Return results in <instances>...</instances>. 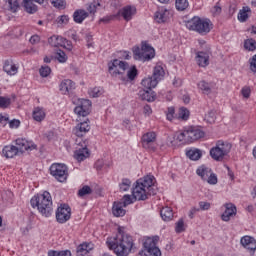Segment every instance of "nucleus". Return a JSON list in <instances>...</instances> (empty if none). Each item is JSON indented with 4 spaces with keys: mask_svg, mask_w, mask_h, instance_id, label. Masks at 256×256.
Here are the masks:
<instances>
[{
    "mask_svg": "<svg viewBox=\"0 0 256 256\" xmlns=\"http://www.w3.org/2000/svg\"><path fill=\"white\" fill-rule=\"evenodd\" d=\"M249 63H250V71H252V73H256V54L249 59Z\"/></svg>",
    "mask_w": 256,
    "mask_h": 256,
    "instance_id": "60",
    "label": "nucleus"
},
{
    "mask_svg": "<svg viewBox=\"0 0 256 256\" xmlns=\"http://www.w3.org/2000/svg\"><path fill=\"white\" fill-rule=\"evenodd\" d=\"M205 119L208 121V123H215V119H216L215 110H210L208 112V115L205 116Z\"/></svg>",
    "mask_w": 256,
    "mask_h": 256,
    "instance_id": "56",
    "label": "nucleus"
},
{
    "mask_svg": "<svg viewBox=\"0 0 256 256\" xmlns=\"http://www.w3.org/2000/svg\"><path fill=\"white\" fill-rule=\"evenodd\" d=\"M75 89V82L70 79H65L60 83V91L62 95H69Z\"/></svg>",
    "mask_w": 256,
    "mask_h": 256,
    "instance_id": "26",
    "label": "nucleus"
},
{
    "mask_svg": "<svg viewBox=\"0 0 256 256\" xmlns=\"http://www.w3.org/2000/svg\"><path fill=\"white\" fill-rule=\"evenodd\" d=\"M189 7V1L187 0H176V9L178 11H185Z\"/></svg>",
    "mask_w": 256,
    "mask_h": 256,
    "instance_id": "47",
    "label": "nucleus"
},
{
    "mask_svg": "<svg viewBox=\"0 0 256 256\" xmlns=\"http://www.w3.org/2000/svg\"><path fill=\"white\" fill-rule=\"evenodd\" d=\"M41 77H49L51 75V68L49 66H42L40 68Z\"/></svg>",
    "mask_w": 256,
    "mask_h": 256,
    "instance_id": "57",
    "label": "nucleus"
},
{
    "mask_svg": "<svg viewBox=\"0 0 256 256\" xmlns=\"http://www.w3.org/2000/svg\"><path fill=\"white\" fill-rule=\"evenodd\" d=\"M186 156L188 159H191V161H199V159L203 157V152L197 148H192L186 152Z\"/></svg>",
    "mask_w": 256,
    "mask_h": 256,
    "instance_id": "32",
    "label": "nucleus"
},
{
    "mask_svg": "<svg viewBox=\"0 0 256 256\" xmlns=\"http://www.w3.org/2000/svg\"><path fill=\"white\" fill-rule=\"evenodd\" d=\"M91 244L83 243L77 247V256H85L91 251Z\"/></svg>",
    "mask_w": 256,
    "mask_h": 256,
    "instance_id": "38",
    "label": "nucleus"
},
{
    "mask_svg": "<svg viewBox=\"0 0 256 256\" xmlns=\"http://www.w3.org/2000/svg\"><path fill=\"white\" fill-rule=\"evenodd\" d=\"M108 248L112 249L117 256H128L133 249V237L118 228V233L106 241Z\"/></svg>",
    "mask_w": 256,
    "mask_h": 256,
    "instance_id": "1",
    "label": "nucleus"
},
{
    "mask_svg": "<svg viewBox=\"0 0 256 256\" xmlns=\"http://www.w3.org/2000/svg\"><path fill=\"white\" fill-rule=\"evenodd\" d=\"M99 2H91L90 4L86 5V13H89V15H95L97 13V7H100Z\"/></svg>",
    "mask_w": 256,
    "mask_h": 256,
    "instance_id": "40",
    "label": "nucleus"
},
{
    "mask_svg": "<svg viewBox=\"0 0 256 256\" xmlns=\"http://www.w3.org/2000/svg\"><path fill=\"white\" fill-rule=\"evenodd\" d=\"M2 153L6 159H13L16 155H19V150L17 146L7 145L3 148Z\"/></svg>",
    "mask_w": 256,
    "mask_h": 256,
    "instance_id": "28",
    "label": "nucleus"
},
{
    "mask_svg": "<svg viewBox=\"0 0 256 256\" xmlns=\"http://www.w3.org/2000/svg\"><path fill=\"white\" fill-rule=\"evenodd\" d=\"M157 141V133L147 132L141 138L142 147L149 151H155V142Z\"/></svg>",
    "mask_w": 256,
    "mask_h": 256,
    "instance_id": "11",
    "label": "nucleus"
},
{
    "mask_svg": "<svg viewBox=\"0 0 256 256\" xmlns=\"http://www.w3.org/2000/svg\"><path fill=\"white\" fill-rule=\"evenodd\" d=\"M71 219V207L67 204H61L56 211V221L59 223H67Z\"/></svg>",
    "mask_w": 256,
    "mask_h": 256,
    "instance_id": "10",
    "label": "nucleus"
},
{
    "mask_svg": "<svg viewBox=\"0 0 256 256\" xmlns=\"http://www.w3.org/2000/svg\"><path fill=\"white\" fill-rule=\"evenodd\" d=\"M123 207H125L123 202H114L112 207V213L114 217H125L126 211L123 209Z\"/></svg>",
    "mask_w": 256,
    "mask_h": 256,
    "instance_id": "30",
    "label": "nucleus"
},
{
    "mask_svg": "<svg viewBox=\"0 0 256 256\" xmlns=\"http://www.w3.org/2000/svg\"><path fill=\"white\" fill-rule=\"evenodd\" d=\"M197 87L203 95H211L215 90V83L214 82H207L205 80H201L198 82Z\"/></svg>",
    "mask_w": 256,
    "mask_h": 256,
    "instance_id": "20",
    "label": "nucleus"
},
{
    "mask_svg": "<svg viewBox=\"0 0 256 256\" xmlns=\"http://www.w3.org/2000/svg\"><path fill=\"white\" fill-rule=\"evenodd\" d=\"M154 19L156 23H167L169 20V10L165 8H159L154 15Z\"/></svg>",
    "mask_w": 256,
    "mask_h": 256,
    "instance_id": "27",
    "label": "nucleus"
},
{
    "mask_svg": "<svg viewBox=\"0 0 256 256\" xmlns=\"http://www.w3.org/2000/svg\"><path fill=\"white\" fill-rule=\"evenodd\" d=\"M132 195L136 201H145L149 199V195L153 194H149V191H147L141 184H137L136 181V184L132 190Z\"/></svg>",
    "mask_w": 256,
    "mask_h": 256,
    "instance_id": "14",
    "label": "nucleus"
},
{
    "mask_svg": "<svg viewBox=\"0 0 256 256\" xmlns=\"http://www.w3.org/2000/svg\"><path fill=\"white\" fill-rule=\"evenodd\" d=\"M119 189L120 191H129V189H131V180L123 178L119 184Z\"/></svg>",
    "mask_w": 256,
    "mask_h": 256,
    "instance_id": "45",
    "label": "nucleus"
},
{
    "mask_svg": "<svg viewBox=\"0 0 256 256\" xmlns=\"http://www.w3.org/2000/svg\"><path fill=\"white\" fill-rule=\"evenodd\" d=\"M240 244L242 245V247H244V249H247V251L256 250V240L251 236H243L240 239Z\"/></svg>",
    "mask_w": 256,
    "mask_h": 256,
    "instance_id": "23",
    "label": "nucleus"
},
{
    "mask_svg": "<svg viewBox=\"0 0 256 256\" xmlns=\"http://www.w3.org/2000/svg\"><path fill=\"white\" fill-rule=\"evenodd\" d=\"M55 59L59 61V63H66L67 62V54L63 52V50H57Z\"/></svg>",
    "mask_w": 256,
    "mask_h": 256,
    "instance_id": "51",
    "label": "nucleus"
},
{
    "mask_svg": "<svg viewBox=\"0 0 256 256\" xmlns=\"http://www.w3.org/2000/svg\"><path fill=\"white\" fill-rule=\"evenodd\" d=\"M166 117L168 121H173V118L175 117V108L174 107H169L167 109Z\"/></svg>",
    "mask_w": 256,
    "mask_h": 256,
    "instance_id": "59",
    "label": "nucleus"
},
{
    "mask_svg": "<svg viewBox=\"0 0 256 256\" xmlns=\"http://www.w3.org/2000/svg\"><path fill=\"white\" fill-rule=\"evenodd\" d=\"M225 211L221 215L222 221L229 222L231 221V217H235L237 215V207L233 203H227L224 205Z\"/></svg>",
    "mask_w": 256,
    "mask_h": 256,
    "instance_id": "15",
    "label": "nucleus"
},
{
    "mask_svg": "<svg viewBox=\"0 0 256 256\" xmlns=\"http://www.w3.org/2000/svg\"><path fill=\"white\" fill-rule=\"evenodd\" d=\"M92 193H93V189L85 185L78 191V197H85V195H91Z\"/></svg>",
    "mask_w": 256,
    "mask_h": 256,
    "instance_id": "48",
    "label": "nucleus"
},
{
    "mask_svg": "<svg viewBox=\"0 0 256 256\" xmlns=\"http://www.w3.org/2000/svg\"><path fill=\"white\" fill-rule=\"evenodd\" d=\"M131 203H133L131 195H124L122 205H124V207H127V205H131Z\"/></svg>",
    "mask_w": 256,
    "mask_h": 256,
    "instance_id": "63",
    "label": "nucleus"
},
{
    "mask_svg": "<svg viewBox=\"0 0 256 256\" xmlns=\"http://www.w3.org/2000/svg\"><path fill=\"white\" fill-rule=\"evenodd\" d=\"M241 94L243 95V97L245 99H249V97H251V88L249 87H243L241 90Z\"/></svg>",
    "mask_w": 256,
    "mask_h": 256,
    "instance_id": "62",
    "label": "nucleus"
},
{
    "mask_svg": "<svg viewBox=\"0 0 256 256\" xmlns=\"http://www.w3.org/2000/svg\"><path fill=\"white\" fill-rule=\"evenodd\" d=\"M137 75H139V72L137 71V67L132 66L127 71V80L128 81H135Z\"/></svg>",
    "mask_w": 256,
    "mask_h": 256,
    "instance_id": "41",
    "label": "nucleus"
},
{
    "mask_svg": "<svg viewBox=\"0 0 256 256\" xmlns=\"http://www.w3.org/2000/svg\"><path fill=\"white\" fill-rule=\"evenodd\" d=\"M244 48L246 51H255L256 49V41L253 38L247 39L244 41Z\"/></svg>",
    "mask_w": 256,
    "mask_h": 256,
    "instance_id": "43",
    "label": "nucleus"
},
{
    "mask_svg": "<svg viewBox=\"0 0 256 256\" xmlns=\"http://www.w3.org/2000/svg\"><path fill=\"white\" fill-rule=\"evenodd\" d=\"M186 27L190 31H196L200 35H207L213 29V23L207 18L202 19L199 16H194L186 22Z\"/></svg>",
    "mask_w": 256,
    "mask_h": 256,
    "instance_id": "3",
    "label": "nucleus"
},
{
    "mask_svg": "<svg viewBox=\"0 0 256 256\" xmlns=\"http://www.w3.org/2000/svg\"><path fill=\"white\" fill-rule=\"evenodd\" d=\"M196 63L200 67H207L209 65V52H196Z\"/></svg>",
    "mask_w": 256,
    "mask_h": 256,
    "instance_id": "25",
    "label": "nucleus"
},
{
    "mask_svg": "<svg viewBox=\"0 0 256 256\" xmlns=\"http://www.w3.org/2000/svg\"><path fill=\"white\" fill-rule=\"evenodd\" d=\"M148 253L152 256H161V250L157 246L150 248V250H148Z\"/></svg>",
    "mask_w": 256,
    "mask_h": 256,
    "instance_id": "61",
    "label": "nucleus"
},
{
    "mask_svg": "<svg viewBox=\"0 0 256 256\" xmlns=\"http://www.w3.org/2000/svg\"><path fill=\"white\" fill-rule=\"evenodd\" d=\"M9 121V116H3L0 114V127H5Z\"/></svg>",
    "mask_w": 256,
    "mask_h": 256,
    "instance_id": "64",
    "label": "nucleus"
},
{
    "mask_svg": "<svg viewBox=\"0 0 256 256\" xmlns=\"http://www.w3.org/2000/svg\"><path fill=\"white\" fill-rule=\"evenodd\" d=\"M90 97H101L103 95V88L101 87H94V88H91L89 91H88Z\"/></svg>",
    "mask_w": 256,
    "mask_h": 256,
    "instance_id": "46",
    "label": "nucleus"
},
{
    "mask_svg": "<svg viewBox=\"0 0 256 256\" xmlns=\"http://www.w3.org/2000/svg\"><path fill=\"white\" fill-rule=\"evenodd\" d=\"M134 55L140 61H151L155 57V48L147 42H142L141 49L137 48L134 50Z\"/></svg>",
    "mask_w": 256,
    "mask_h": 256,
    "instance_id": "5",
    "label": "nucleus"
},
{
    "mask_svg": "<svg viewBox=\"0 0 256 256\" xmlns=\"http://www.w3.org/2000/svg\"><path fill=\"white\" fill-rule=\"evenodd\" d=\"M6 7L11 13L19 11V0H5Z\"/></svg>",
    "mask_w": 256,
    "mask_h": 256,
    "instance_id": "39",
    "label": "nucleus"
},
{
    "mask_svg": "<svg viewBox=\"0 0 256 256\" xmlns=\"http://www.w3.org/2000/svg\"><path fill=\"white\" fill-rule=\"evenodd\" d=\"M87 17H89V12H86L84 9H78L73 13V20L75 23H83Z\"/></svg>",
    "mask_w": 256,
    "mask_h": 256,
    "instance_id": "31",
    "label": "nucleus"
},
{
    "mask_svg": "<svg viewBox=\"0 0 256 256\" xmlns=\"http://www.w3.org/2000/svg\"><path fill=\"white\" fill-rule=\"evenodd\" d=\"M50 174L60 183H65L69 177V170L65 164H52L50 167Z\"/></svg>",
    "mask_w": 256,
    "mask_h": 256,
    "instance_id": "6",
    "label": "nucleus"
},
{
    "mask_svg": "<svg viewBox=\"0 0 256 256\" xmlns=\"http://www.w3.org/2000/svg\"><path fill=\"white\" fill-rule=\"evenodd\" d=\"M16 148L18 149V153H25V151H33L37 149V145L25 138H18L16 139Z\"/></svg>",
    "mask_w": 256,
    "mask_h": 256,
    "instance_id": "13",
    "label": "nucleus"
},
{
    "mask_svg": "<svg viewBox=\"0 0 256 256\" xmlns=\"http://www.w3.org/2000/svg\"><path fill=\"white\" fill-rule=\"evenodd\" d=\"M48 256H71L70 250H63V251H49Z\"/></svg>",
    "mask_w": 256,
    "mask_h": 256,
    "instance_id": "49",
    "label": "nucleus"
},
{
    "mask_svg": "<svg viewBox=\"0 0 256 256\" xmlns=\"http://www.w3.org/2000/svg\"><path fill=\"white\" fill-rule=\"evenodd\" d=\"M83 144H81L82 148H79L74 152V159L79 162L85 161L90 155L89 149H87V142H83Z\"/></svg>",
    "mask_w": 256,
    "mask_h": 256,
    "instance_id": "22",
    "label": "nucleus"
},
{
    "mask_svg": "<svg viewBox=\"0 0 256 256\" xmlns=\"http://www.w3.org/2000/svg\"><path fill=\"white\" fill-rule=\"evenodd\" d=\"M137 185H141L145 190L148 191L149 195H157L154 176H145L144 178L137 180Z\"/></svg>",
    "mask_w": 256,
    "mask_h": 256,
    "instance_id": "9",
    "label": "nucleus"
},
{
    "mask_svg": "<svg viewBox=\"0 0 256 256\" xmlns=\"http://www.w3.org/2000/svg\"><path fill=\"white\" fill-rule=\"evenodd\" d=\"M197 176L201 177L202 181H207L209 185H217V174L213 173V170L207 166H200L196 170Z\"/></svg>",
    "mask_w": 256,
    "mask_h": 256,
    "instance_id": "8",
    "label": "nucleus"
},
{
    "mask_svg": "<svg viewBox=\"0 0 256 256\" xmlns=\"http://www.w3.org/2000/svg\"><path fill=\"white\" fill-rule=\"evenodd\" d=\"M163 221H171L173 219V209L171 207H164L160 211Z\"/></svg>",
    "mask_w": 256,
    "mask_h": 256,
    "instance_id": "36",
    "label": "nucleus"
},
{
    "mask_svg": "<svg viewBox=\"0 0 256 256\" xmlns=\"http://www.w3.org/2000/svg\"><path fill=\"white\" fill-rule=\"evenodd\" d=\"M175 139L179 143H189V140L187 139V130H184L182 132H177L175 134Z\"/></svg>",
    "mask_w": 256,
    "mask_h": 256,
    "instance_id": "42",
    "label": "nucleus"
},
{
    "mask_svg": "<svg viewBox=\"0 0 256 256\" xmlns=\"http://www.w3.org/2000/svg\"><path fill=\"white\" fill-rule=\"evenodd\" d=\"M89 131H91V126L89 125V122L84 121L78 123L76 127H74L73 134L76 135V137H84Z\"/></svg>",
    "mask_w": 256,
    "mask_h": 256,
    "instance_id": "17",
    "label": "nucleus"
},
{
    "mask_svg": "<svg viewBox=\"0 0 256 256\" xmlns=\"http://www.w3.org/2000/svg\"><path fill=\"white\" fill-rule=\"evenodd\" d=\"M200 211H209L211 209V203L207 201H200L198 203Z\"/></svg>",
    "mask_w": 256,
    "mask_h": 256,
    "instance_id": "55",
    "label": "nucleus"
},
{
    "mask_svg": "<svg viewBox=\"0 0 256 256\" xmlns=\"http://www.w3.org/2000/svg\"><path fill=\"white\" fill-rule=\"evenodd\" d=\"M11 105V98L0 96V109H7Z\"/></svg>",
    "mask_w": 256,
    "mask_h": 256,
    "instance_id": "52",
    "label": "nucleus"
},
{
    "mask_svg": "<svg viewBox=\"0 0 256 256\" xmlns=\"http://www.w3.org/2000/svg\"><path fill=\"white\" fill-rule=\"evenodd\" d=\"M45 110L41 107H36L33 110L32 117L34 121H37L38 123H41L45 119Z\"/></svg>",
    "mask_w": 256,
    "mask_h": 256,
    "instance_id": "33",
    "label": "nucleus"
},
{
    "mask_svg": "<svg viewBox=\"0 0 256 256\" xmlns=\"http://www.w3.org/2000/svg\"><path fill=\"white\" fill-rule=\"evenodd\" d=\"M46 0H23L24 9L27 13L33 14L37 13V5L34 3H38L39 5H43ZM34 2V3H33Z\"/></svg>",
    "mask_w": 256,
    "mask_h": 256,
    "instance_id": "24",
    "label": "nucleus"
},
{
    "mask_svg": "<svg viewBox=\"0 0 256 256\" xmlns=\"http://www.w3.org/2000/svg\"><path fill=\"white\" fill-rule=\"evenodd\" d=\"M159 82H157V80L154 79L153 76L148 77V78H144L141 82V85L148 90H152L154 89V87H157V84Z\"/></svg>",
    "mask_w": 256,
    "mask_h": 256,
    "instance_id": "34",
    "label": "nucleus"
},
{
    "mask_svg": "<svg viewBox=\"0 0 256 256\" xmlns=\"http://www.w3.org/2000/svg\"><path fill=\"white\" fill-rule=\"evenodd\" d=\"M57 23L59 25H67V23H69V16L67 15H62V16H59L57 19H56Z\"/></svg>",
    "mask_w": 256,
    "mask_h": 256,
    "instance_id": "58",
    "label": "nucleus"
},
{
    "mask_svg": "<svg viewBox=\"0 0 256 256\" xmlns=\"http://www.w3.org/2000/svg\"><path fill=\"white\" fill-rule=\"evenodd\" d=\"M187 131V140L189 143H193V141H198V139H202V137H205V132H203L199 128L190 127Z\"/></svg>",
    "mask_w": 256,
    "mask_h": 256,
    "instance_id": "16",
    "label": "nucleus"
},
{
    "mask_svg": "<svg viewBox=\"0 0 256 256\" xmlns=\"http://www.w3.org/2000/svg\"><path fill=\"white\" fill-rule=\"evenodd\" d=\"M153 79L159 83L161 79L165 77V70L163 69L162 66H156L153 71L152 75Z\"/></svg>",
    "mask_w": 256,
    "mask_h": 256,
    "instance_id": "37",
    "label": "nucleus"
},
{
    "mask_svg": "<svg viewBox=\"0 0 256 256\" xmlns=\"http://www.w3.org/2000/svg\"><path fill=\"white\" fill-rule=\"evenodd\" d=\"M135 13H137L135 6H125L118 11V15L123 17L124 21H131Z\"/></svg>",
    "mask_w": 256,
    "mask_h": 256,
    "instance_id": "19",
    "label": "nucleus"
},
{
    "mask_svg": "<svg viewBox=\"0 0 256 256\" xmlns=\"http://www.w3.org/2000/svg\"><path fill=\"white\" fill-rule=\"evenodd\" d=\"M48 42L52 47H65L67 45L68 49H71V42L63 38V36L54 35L49 38Z\"/></svg>",
    "mask_w": 256,
    "mask_h": 256,
    "instance_id": "18",
    "label": "nucleus"
},
{
    "mask_svg": "<svg viewBox=\"0 0 256 256\" xmlns=\"http://www.w3.org/2000/svg\"><path fill=\"white\" fill-rule=\"evenodd\" d=\"M30 205L33 209H37L44 217H51L53 215V198L51 193L47 191L32 197Z\"/></svg>",
    "mask_w": 256,
    "mask_h": 256,
    "instance_id": "2",
    "label": "nucleus"
},
{
    "mask_svg": "<svg viewBox=\"0 0 256 256\" xmlns=\"http://www.w3.org/2000/svg\"><path fill=\"white\" fill-rule=\"evenodd\" d=\"M3 71L10 76L17 75L19 73V66L12 59H8L4 61Z\"/></svg>",
    "mask_w": 256,
    "mask_h": 256,
    "instance_id": "21",
    "label": "nucleus"
},
{
    "mask_svg": "<svg viewBox=\"0 0 256 256\" xmlns=\"http://www.w3.org/2000/svg\"><path fill=\"white\" fill-rule=\"evenodd\" d=\"M231 143L224 142L219 140L215 147L210 149V156L214 159V161H223L229 153H231Z\"/></svg>",
    "mask_w": 256,
    "mask_h": 256,
    "instance_id": "4",
    "label": "nucleus"
},
{
    "mask_svg": "<svg viewBox=\"0 0 256 256\" xmlns=\"http://www.w3.org/2000/svg\"><path fill=\"white\" fill-rule=\"evenodd\" d=\"M175 231L176 233H183V231H185V222L183 221V219H180L176 223Z\"/></svg>",
    "mask_w": 256,
    "mask_h": 256,
    "instance_id": "54",
    "label": "nucleus"
},
{
    "mask_svg": "<svg viewBox=\"0 0 256 256\" xmlns=\"http://www.w3.org/2000/svg\"><path fill=\"white\" fill-rule=\"evenodd\" d=\"M178 118L182 121H187L189 119V110L187 108H180L178 112Z\"/></svg>",
    "mask_w": 256,
    "mask_h": 256,
    "instance_id": "50",
    "label": "nucleus"
},
{
    "mask_svg": "<svg viewBox=\"0 0 256 256\" xmlns=\"http://www.w3.org/2000/svg\"><path fill=\"white\" fill-rule=\"evenodd\" d=\"M249 8H243L242 10H240V12L238 13V21H240L241 23H245V21H247V19H249Z\"/></svg>",
    "mask_w": 256,
    "mask_h": 256,
    "instance_id": "44",
    "label": "nucleus"
},
{
    "mask_svg": "<svg viewBox=\"0 0 256 256\" xmlns=\"http://www.w3.org/2000/svg\"><path fill=\"white\" fill-rule=\"evenodd\" d=\"M127 69H129V63L119 59H114L108 63V71L112 77L123 75Z\"/></svg>",
    "mask_w": 256,
    "mask_h": 256,
    "instance_id": "7",
    "label": "nucleus"
},
{
    "mask_svg": "<svg viewBox=\"0 0 256 256\" xmlns=\"http://www.w3.org/2000/svg\"><path fill=\"white\" fill-rule=\"evenodd\" d=\"M74 113L80 117H87L91 113V102L87 99L80 100V103L74 108Z\"/></svg>",
    "mask_w": 256,
    "mask_h": 256,
    "instance_id": "12",
    "label": "nucleus"
},
{
    "mask_svg": "<svg viewBox=\"0 0 256 256\" xmlns=\"http://www.w3.org/2000/svg\"><path fill=\"white\" fill-rule=\"evenodd\" d=\"M139 97L142 101L153 103V101H155V92L153 90L142 89L139 91Z\"/></svg>",
    "mask_w": 256,
    "mask_h": 256,
    "instance_id": "29",
    "label": "nucleus"
},
{
    "mask_svg": "<svg viewBox=\"0 0 256 256\" xmlns=\"http://www.w3.org/2000/svg\"><path fill=\"white\" fill-rule=\"evenodd\" d=\"M157 243H159V236L148 237L144 242V247L149 251L153 247H157Z\"/></svg>",
    "mask_w": 256,
    "mask_h": 256,
    "instance_id": "35",
    "label": "nucleus"
},
{
    "mask_svg": "<svg viewBox=\"0 0 256 256\" xmlns=\"http://www.w3.org/2000/svg\"><path fill=\"white\" fill-rule=\"evenodd\" d=\"M51 3L56 9H65V0H51Z\"/></svg>",
    "mask_w": 256,
    "mask_h": 256,
    "instance_id": "53",
    "label": "nucleus"
}]
</instances>
